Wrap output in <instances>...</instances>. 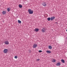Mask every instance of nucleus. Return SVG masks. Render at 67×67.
Segmentation results:
<instances>
[{
	"instance_id": "19",
	"label": "nucleus",
	"mask_w": 67,
	"mask_h": 67,
	"mask_svg": "<svg viewBox=\"0 0 67 67\" xmlns=\"http://www.w3.org/2000/svg\"><path fill=\"white\" fill-rule=\"evenodd\" d=\"M48 19V20L49 21L51 20V18H48L47 19Z\"/></svg>"
},
{
	"instance_id": "4",
	"label": "nucleus",
	"mask_w": 67,
	"mask_h": 67,
	"mask_svg": "<svg viewBox=\"0 0 67 67\" xmlns=\"http://www.w3.org/2000/svg\"><path fill=\"white\" fill-rule=\"evenodd\" d=\"M43 5L44 6V7H46L47 5L46 3L44 2L42 3Z\"/></svg>"
},
{
	"instance_id": "11",
	"label": "nucleus",
	"mask_w": 67,
	"mask_h": 67,
	"mask_svg": "<svg viewBox=\"0 0 67 67\" xmlns=\"http://www.w3.org/2000/svg\"><path fill=\"white\" fill-rule=\"evenodd\" d=\"M2 13L4 15V14H6V12L5 11H3V12H2Z\"/></svg>"
},
{
	"instance_id": "5",
	"label": "nucleus",
	"mask_w": 67,
	"mask_h": 67,
	"mask_svg": "<svg viewBox=\"0 0 67 67\" xmlns=\"http://www.w3.org/2000/svg\"><path fill=\"white\" fill-rule=\"evenodd\" d=\"M4 43L6 44H9V42L8 41H5L4 42Z\"/></svg>"
},
{
	"instance_id": "21",
	"label": "nucleus",
	"mask_w": 67,
	"mask_h": 67,
	"mask_svg": "<svg viewBox=\"0 0 67 67\" xmlns=\"http://www.w3.org/2000/svg\"><path fill=\"white\" fill-rule=\"evenodd\" d=\"M42 51L41 50H40L39 51V53H41V52H42Z\"/></svg>"
},
{
	"instance_id": "17",
	"label": "nucleus",
	"mask_w": 67,
	"mask_h": 67,
	"mask_svg": "<svg viewBox=\"0 0 67 67\" xmlns=\"http://www.w3.org/2000/svg\"><path fill=\"white\" fill-rule=\"evenodd\" d=\"M18 22L20 24L21 23V21L19 20H18Z\"/></svg>"
},
{
	"instance_id": "8",
	"label": "nucleus",
	"mask_w": 67,
	"mask_h": 67,
	"mask_svg": "<svg viewBox=\"0 0 67 67\" xmlns=\"http://www.w3.org/2000/svg\"><path fill=\"white\" fill-rule=\"evenodd\" d=\"M46 52H47L48 54H51V52L50 51H46Z\"/></svg>"
},
{
	"instance_id": "16",
	"label": "nucleus",
	"mask_w": 67,
	"mask_h": 67,
	"mask_svg": "<svg viewBox=\"0 0 67 67\" xmlns=\"http://www.w3.org/2000/svg\"><path fill=\"white\" fill-rule=\"evenodd\" d=\"M19 6L20 8H21L22 7V5L21 4H19Z\"/></svg>"
},
{
	"instance_id": "2",
	"label": "nucleus",
	"mask_w": 67,
	"mask_h": 67,
	"mask_svg": "<svg viewBox=\"0 0 67 67\" xmlns=\"http://www.w3.org/2000/svg\"><path fill=\"white\" fill-rule=\"evenodd\" d=\"M8 52V50L7 49H5L3 51V52L4 53H5V54L7 53Z\"/></svg>"
},
{
	"instance_id": "9",
	"label": "nucleus",
	"mask_w": 67,
	"mask_h": 67,
	"mask_svg": "<svg viewBox=\"0 0 67 67\" xmlns=\"http://www.w3.org/2000/svg\"><path fill=\"white\" fill-rule=\"evenodd\" d=\"M55 18V17L54 16H53L52 17H51V20H52L53 19H54Z\"/></svg>"
},
{
	"instance_id": "10",
	"label": "nucleus",
	"mask_w": 67,
	"mask_h": 67,
	"mask_svg": "<svg viewBox=\"0 0 67 67\" xmlns=\"http://www.w3.org/2000/svg\"><path fill=\"white\" fill-rule=\"evenodd\" d=\"M39 30V29L37 28H36L35 29V31L36 32H37Z\"/></svg>"
},
{
	"instance_id": "7",
	"label": "nucleus",
	"mask_w": 67,
	"mask_h": 67,
	"mask_svg": "<svg viewBox=\"0 0 67 67\" xmlns=\"http://www.w3.org/2000/svg\"><path fill=\"white\" fill-rule=\"evenodd\" d=\"M46 31L45 29L43 28L42 29L41 31L42 32H44Z\"/></svg>"
},
{
	"instance_id": "25",
	"label": "nucleus",
	"mask_w": 67,
	"mask_h": 67,
	"mask_svg": "<svg viewBox=\"0 0 67 67\" xmlns=\"http://www.w3.org/2000/svg\"><path fill=\"white\" fill-rule=\"evenodd\" d=\"M66 38L67 39V37H66Z\"/></svg>"
},
{
	"instance_id": "20",
	"label": "nucleus",
	"mask_w": 67,
	"mask_h": 67,
	"mask_svg": "<svg viewBox=\"0 0 67 67\" xmlns=\"http://www.w3.org/2000/svg\"><path fill=\"white\" fill-rule=\"evenodd\" d=\"M14 58H16V59L18 57L16 56H15Z\"/></svg>"
},
{
	"instance_id": "22",
	"label": "nucleus",
	"mask_w": 67,
	"mask_h": 67,
	"mask_svg": "<svg viewBox=\"0 0 67 67\" xmlns=\"http://www.w3.org/2000/svg\"><path fill=\"white\" fill-rule=\"evenodd\" d=\"M40 59H37V60L38 61V60H40Z\"/></svg>"
},
{
	"instance_id": "12",
	"label": "nucleus",
	"mask_w": 67,
	"mask_h": 67,
	"mask_svg": "<svg viewBox=\"0 0 67 67\" xmlns=\"http://www.w3.org/2000/svg\"><path fill=\"white\" fill-rule=\"evenodd\" d=\"M48 47L49 48V49H51L52 48V47L51 46H49Z\"/></svg>"
},
{
	"instance_id": "24",
	"label": "nucleus",
	"mask_w": 67,
	"mask_h": 67,
	"mask_svg": "<svg viewBox=\"0 0 67 67\" xmlns=\"http://www.w3.org/2000/svg\"><path fill=\"white\" fill-rule=\"evenodd\" d=\"M66 31L67 32V29L66 30Z\"/></svg>"
},
{
	"instance_id": "15",
	"label": "nucleus",
	"mask_w": 67,
	"mask_h": 67,
	"mask_svg": "<svg viewBox=\"0 0 67 67\" xmlns=\"http://www.w3.org/2000/svg\"><path fill=\"white\" fill-rule=\"evenodd\" d=\"M10 9H11L9 8H8L7 9L8 11V12H9V11H10Z\"/></svg>"
},
{
	"instance_id": "14",
	"label": "nucleus",
	"mask_w": 67,
	"mask_h": 67,
	"mask_svg": "<svg viewBox=\"0 0 67 67\" xmlns=\"http://www.w3.org/2000/svg\"><path fill=\"white\" fill-rule=\"evenodd\" d=\"M61 62H62V63H65L64 60L63 59L61 60Z\"/></svg>"
},
{
	"instance_id": "3",
	"label": "nucleus",
	"mask_w": 67,
	"mask_h": 67,
	"mask_svg": "<svg viewBox=\"0 0 67 67\" xmlns=\"http://www.w3.org/2000/svg\"><path fill=\"white\" fill-rule=\"evenodd\" d=\"M37 46V44L36 43H35L33 45V47L34 48H35Z\"/></svg>"
},
{
	"instance_id": "23",
	"label": "nucleus",
	"mask_w": 67,
	"mask_h": 67,
	"mask_svg": "<svg viewBox=\"0 0 67 67\" xmlns=\"http://www.w3.org/2000/svg\"><path fill=\"white\" fill-rule=\"evenodd\" d=\"M55 24H58V23L57 22H55Z\"/></svg>"
},
{
	"instance_id": "18",
	"label": "nucleus",
	"mask_w": 67,
	"mask_h": 67,
	"mask_svg": "<svg viewBox=\"0 0 67 67\" xmlns=\"http://www.w3.org/2000/svg\"><path fill=\"white\" fill-rule=\"evenodd\" d=\"M28 52H29V53H31V50H28Z\"/></svg>"
},
{
	"instance_id": "1",
	"label": "nucleus",
	"mask_w": 67,
	"mask_h": 67,
	"mask_svg": "<svg viewBox=\"0 0 67 67\" xmlns=\"http://www.w3.org/2000/svg\"><path fill=\"white\" fill-rule=\"evenodd\" d=\"M28 12L30 14H32L33 13L34 11L33 10H32L31 9H29Z\"/></svg>"
},
{
	"instance_id": "6",
	"label": "nucleus",
	"mask_w": 67,
	"mask_h": 67,
	"mask_svg": "<svg viewBox=\"0 0 67 67\" xmlns=\"http://www.w3.org/2000/svg\"><path fill=\"white\" fill-rule=\"evenodd\" d=\"M61 65V63L60 62H59L57 63L56 64V65L57 66H59Z\"/></svg>"
},
{
	"instance_id": "13",
	"label": "nucleus",
	"mask_w": 67,
	"mask_h": 67,
	"mask_svg": "<svg viewBox=\"0 0 67 67\" xmlns=\"http://www.w3.org/2000/svg\"><path fill=\"white\" fill-rule=\"evenodd\" d=\"M52 63H55L56 60L55 59L52 60Z\"/></svg>"
}]
</instances>
